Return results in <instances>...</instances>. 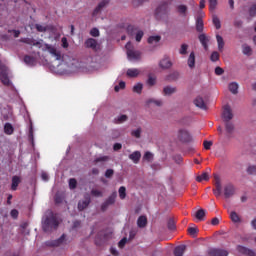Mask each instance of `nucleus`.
<instances>
[{"mask_svg":"<svg viewBox=\"0 0 256 256\" xmlns=\"http://www.w3.org/2000/svg\"><path fill=\"white\" fill-rule=\"evenodd\" d=\"M141 71L137 68L128 69L126 72L127 77H137Z\"/></svg>","mask_w":256,"mask_h":256,"instance_id":"obj_30","label":"nucleus"},{"mask_svg":"<svg viewBox=\"0 0 256 256\" xmlns=\"http://www.w3.org/2000/svg\"><path fill=\"white\" fill-rule=\"evenodd\" d=\"M85 45L88 49H97V40L94 38H88L85 41Z\"/></svg>","mask_w":256,"mask_h":256,"instance_id":"obj_21","label":"nucleus"},{"mask_svg":"<svg viewBox=\"0 0 256 256\" xmlns=\"http://www.w3.org/2000/svg\"><path fill=\"white\" fill-rule=\"evenodd\" d=\"M14 131H15V128H13V125H11V123H6L4 125V133L6 135H13Z\"/></svg>","mask_w":256,"mask_h":256,"instance_id":"obj_28","label":"nucleus"},{"mask_svg":"<svg viewBox=\"0 0 256 256\" xmlns=\"http://www.w3.org/2000/svg\"><path fill=\"white\" fill-rule=\"evenodd\" d=\"M28 139L29 141H31L32 145L35 141V138L33 136V126L31 125L30 128H29V134H28Z\"/></svg>","mask_w":256,"mask_h":256,"instance_id":"obj_56","label":"nucleus"},{"mask_svg":"<svg viewBox=\"0 0 256 256\" xmlns=\"http://www.w3.org/2000/svg\"><path fill=\"white\" fill-rule=\"evenodd\" d=\"M230 219L233 223H241V217L235 211L230 212Z\"/></svg>","mask_w":256,"mask_h":256,"instance_id":"obj_34","label":"nucleus"},{"mask_svg":"<svg viewBox=\"0 0 256 256\" xmlns=\"http://www.w3.org/2000/svg\"><path fill=\"white\" fill-rule=\"evenodd\" d=\"M216 41L218 43V50L223 51V47H225V41L223 40V37L221 35H216Z\"/></svg>","mask_w":256,"mask_h":256,"instance_id":"obj_33","label":"nucleus"},{"mask_svg":"<svg viewBox=\"0 0 256 256\" xmlns=\"http://www.w3.org/2000/svg\"><path fill=\"white\" fill-rule=\"evenodd\" d=\"M67 239V235L62 234L60 238L56 240H49L45 242L46 247H61V245H65V241Z\"/></svg>","mask_w":256,"mask_h":256,"instance_id":"obj_3","label":"nucleus"},{"mask_svg":"<svg viewBox=\"0 0 256 256\" xmlns=\"http://www.w3.org/2000/svg\"><path fill=\"white\" fill-rule=\"evenodd\" d=\"M90 35L91 37H99L100 33H99V29L97 28H92L90 30Z\"/></svg>","mask_w":256,"mask_h":256,"instance_id":"obj_60","label":"nucleus"},{"mask_svg":"<svg viewBox=\"0 0 256 256\" xmlns=\"http://www.w3.org/2000/svg\"><path fill=\"white\" fill-rule=\"evenodd\" d=\"M176 9H177V13H179V15H181L182 17H187V11L189 10L187 5L180 4L176 7Z\"/></svg>","mask_w":256,"mask_h":256,"instance_id":"obj_19","label":"nucleus"},{"mask_svg":"<svg viewBox=\"0 0 256 256\" xmlns=\"http://www.w3.org/2000/svg\"><path fill=\"white\" fill-rule=\"evenodd\" d=\"M194 105H196V107H199V109H203V111H207V104H205V100H203L202 97H196V99L194 100Z\"/></svg>","mask_w":256,"mask_h":256,"instance_id":"obj_16","label":"nucleus"},{"mask_svg":"<svg viewBox=\"0 0 256 256\" xmlns=\"http://www.w3.org/2000/svg\"><path fill=\"white\" fill-rule=\"evenodd\" d=\"M147 83L150 87H153V85H155L157 83V78L149 75L148 76V80H147Z\"/></svg>","mask_w":256,"mask_h":256,"instance_id":"obj_48","label":"nucleus"},{"mask_svg":"<svg viewBox=\"0 0 256 256\" xmlns=\"http://www.w3.org/2000/svg\"><path fill=\"white\" fill-rule=\"evenodd\" d=\"M179 79V72H173L166 77V81H177Z\"/></svg>","mask_w":256,"mask_h":256,"instance_id":"obj_41","label":"nucleus"},{"mask_svg":"<svg viewBox=\"0 0 256 256\" xmlns=\"http://www.w3.org/2000/svg\"><path fill=\"white\" fill-rule=\"evenodd\" d=\"M205 215H206L205 209H199L196 212L195 217L196 219H198V221H203L205 219Z\"/></svg>","mask_w":256,"mask_h":256,"instance_id":"obj_35","label":"nucleus"},{"mask_svg":"<svg viewBox=\"0 0 256 256\" xmlns=\"http://www.w3.org/2000/svg\"><path fill=\"white\" fill-rule=\"evenodd\" d=\"M203 145H204V149H206L207 151H209V149H211V147L213 146V142L205 140V141L203 142Z\"/></svg>","mask_w":256,"mask_h":256,"instance_id":"obj_62","label":"nucleus"},{"mask_svg":"<svg viewBox=\"0 0 256 256\" xmlns=\"http://www.w3.org/2000/svg\"><path fill=\"white\" fill-rule=\"evenodd\" d=\"M228 88L229 91L233 93V95H237V93L239 92V84H237V82L230 83Z\"/></svg>","mask_w":256,"mask_h":256,"instance_id":"obj_26","label":"nucleus"},{"mask_svg":"<svg viewBox=\"0 0 256 256\" xmlns=\"http://www.w3.org/2000/svg\"><path fill=\"white\" fill-rule=\"evenodd\" d=\"M196 181L198 183H202V181H209V174L207 172L202 173L196 177Z\"/></svg>","mask_w":256,"mask_h":256,"instance_id":"obj_36","label":"nucleus"},{"mask_svg":"<svg viewBox=\"0 0 256 256\" xmlns=\"http://www.w3.org/2000/svg\"><path fill=\"white\" fill-rule=\"evenodd\" d=\"M187 49H189V45L182 44L179 50L180 55H187Z\"/></svg>","mask_w":256,"mask_h":256,"instance_id":"obj_47","label":"nucleus"},{"mask_svg":"<svg viewBox=\"0 0 256 256\" xmlns=\"http://www.w3.org/2000/svg\"><path fill=\"white\" fill-rule=\"evenodd\" d=\"M20 183H21V177L13 176L12 177L11 190L12 191H17V188L19 187Z\"/></svg>","mask_w":256,"mask_h":256,"instance_id":"obj_20","label":"nucleus"},{"mask_svg":"<svg viewBox=\"0 0 256 256\" xmlns=\"http://www.w3.org/2000/svg\"><path fill=\"white\" fill-rule=\"evenodd\" d=\"M134 93H141L143 91V84L138 83L133 87Z\"/></svg>","mask_w":256,"mask_h":256,"instance_id":"obj_51","label":"nucleus"},{"mask_svg":"<svg viewBox=\"0 0 256 256\" xmlns=\"http://www.w3.org/2000/svg\"><path fill=\"white\" fill-rule=\"evenodd\" d=\"M127 244V238H122L119 243H118V247L120 249H123V247H125V245Z\"/></svg>","mask_w":256,"mask_h":256,"instance_id":"obj_64","label":"nucleus"},{"mask_svg":"<svg viewBox=\"0 0 256 256\" xmlns=\"http://www.w3.org/2000/svg\"><path fill=\"white\" fill-rule=\"evenodd\" d=\"M69 188L76 189L77 188V180L75 178H71L69 180Z\"/></svg>","mask_w":256,"mask_h":256,"instance_id":"obj_54","label":"nucleus"},{"mask_svg":"<svg viewBox=\"0 0 256 256\" xmlns=\"http://www.w3.org/2000/svg\"><path fill=\"white\" fill-rule=\"evenodd\" d=\"M159 65L161 69H171V67L173 66V63L169 58H164L160 61Z\"/></svg>","mask_w":256,"mask_h":256,"instance_id":"obj_17","label":"nucleus"},{"mask_svg":"<svg viewBox=\"0 0 256 256\" xmlns=\"http://www.w3.org/2000/svg\"><path fill=\"white\" fill-rule=\"evenodd\" d=\"M187 63H188V67H190V69L195 68V52L190 53Z\"/></svg>","mask_w":256,"mask_h":256,"instance_id":"obj_27","label":"nucleus"},{"mask_svg":"<svg viewBox=\"0 0 256 256\" xmlns=\"http://www.w3.org/2000/svg\"><path fill=\"white\" fill-rule=\"evenodd\" d=\"M57 227H59V220H57V216L53 213V211H48L43 220V231L47 233L52 229H57Z\"/></svg>","mask_w":256,"mask_h":256,"instance_id":"obj_1","label":"nucleus"},{"mask_svg":"<svg viewBox=\"0 0 256 256\" xmlns=\"http://www.w3.org/2000/svg\"><path fill=\"white\" fill-rule=\"evenodd\" d=\"M129 159L133 161L137 165L139 161H141V152L140 151H134L132 154H130Z\"/></svg>","mask_w":256,"mask_h":256,"instance_id":"obj_18","label":"nucleus"},{"mask_svg":"<svg viewBox=\"0 0 256 256\" xmlns=\"http://www.w3.org/2000/svg\"><path fill=\"white\" fill-rule=\"evenodd\" d=\"M24 63L28 65V67H35V65H37V58L33 56L25 55Z\"/></svg>","mask_w":256,"mask_h":256,"instance_id":"obj_15","label":"nucleus"},{"mask_svg":"<svg viewBox=\"0 0 256 256\" xmlns=\"http://www.w3.org/2000/svg\"><path fill=\"white\" fill-rule=\"evenodd\" d=\"M238 251H239L240 253H245L246 255H251V254H253V252H252L251 250H249V249H247V248H245V247H243V246H239V247H238Z\"/></svg>","mask_w":256,"mask_h":256,"instance_id":"obj_49","label":"nucleus"},{"mask_svg":"<svg viewBox=\"0 0 256 256\" xmlns=\"http://www.w3.org/2000/svg\"><path fill=\"white\" fill-rule=\"evenodd\" d=\"M212 22L216 29H221V20H219V17H217V15L213 14Z\"/></svg>","mask_w":256,"mask_h":256,"instance_id":"obj_37","label":"nucleus"},{"mask_svg":"<svg viewBox=\"0 0 256 256\" xmlns=\"http://www.w3.org/2000/svg\"><path fill=\"white\" fill-rule=\"evenodd\" d=\"M198 39L202 45V47L205 49V51H208L209 49V38L206 34L202 33L198 36Z\"/></svg>","mask_w":256,"mask_h":256,"instance_id":"obj_12","label":"nucleus"},{"mask_svg":"<svg viewBox=\"0 0 256 256\" xmlns=\"http://www.w3.org/2000/svg\"><path fill=\"white\" fill-rule=\"evenodd\" d=\"M169 7V3L167 1H163L155 10V16L157 18L161 17V15H165L167 13V9Z\"/></svg>","mask_w":256,"mask_h":256,"instance_id":"obj_7","label":"nucleus"},{"mask_svg":"<svg viewBox=\"0 0 256 256\" xmlns=\"http://www.w3.org/2000/svg\"><path fill=\"white\" fill-rule=\"evenodd\" d=\"M36 30L39 32V33H45V31H47V27L43 26V25H40V24H36Z\"/></svg>","mask_w":256,"mask_h":256,"instance_id":"obj_61","label":"nucleus"},{"mask_svg":"<svg viewBox=\"0 0 256 256\" xmlns=\"http://www.w3.org/2000/svg\"><path fill=\"white\" fill-rule=\"evenodd\" d=\"M251 47L250 46H247V45H243V50H242V53L244 55H251Z\"/></svg>","mask_w":256,"mask_h":256,"instance_id":"obj_58","label":"nucleus"},{"mask_svg":"<svg viewBox=\"0 0 256 256\" xmlns=\"http://www.w3.org/2000/svg\"><path fill=\"white\" fill-rule=\"evenodd\" d=\"M125 47L126 55L129 61H141V51L135 50L131 42H128Z\"/></svg>","mask_w":256,"mask_h":256,"instance_id":"obj_2","label":"nucleus"},{"mask_svg":"<svg viewBox=\"0 0 256 256\" xmlns=\"http://www.w3.org/2000/svg\"><path fill=\"white\" fill-rule=\"evenodd\" d=\"M143 160L151 163V161H153V154L151 152H146L143 156Z\"/></svg>","mask_w":256,"mask_h":256,"instance_id":"obj_44","label":"nucleus"},{"mask_svg":"<svg viewBox=\"0 0 256 256\" xmlns=\"http://www.w3.org/2000/svg\"><path fill=\"white\" fill-rule=\"evenodd\" d=\"M188 233L189 235H191V237H195L199 233V229H197L196 227H189Z\"/></svg>","mask_w":256,"mask_h":256,"instance_id":"obj_45","label":"nucleus"},{"mask_svg":"<svg viewBox=\"0 0 256 256\" xmlns=\"http://www.w3.org/2000/svg\"><path fill=\"white\" fill-rule=\"evenodd\" d=\"M137 225L140 229L147 227V216H140L137 220Z\"/></svg>","mask_w":256,"mask_h":256,"instance_id":"obj_25","label":"nucleus"},{"mask_svg":"<svg viewBox=\"0 0 256 256\" xmlns=\"http://www.w3.org/2000/svg\"><path fill=\"white\" fill-rule=\"evenodd\" d=\"M121 89H125V82L121 81L119 83V85H116L114 87V91H116V93H118V91H121Z\"/></svg>","mask_w":256,"mask_h":256,"instance_id":"obj_59","label":"nucleus"},{"mask_svg":"<svg viewBox=\"0 0 256 256\" xmlns=\"http://www.w3.org/2000/svg\"><path fill=\"white\" fill-rule=\"evenodd\" d=\"M127 33H128V35H135V33H136L135 39L138 43L141 42V40L143 39V35H145L143 33V30H137V27L133 26V25H129L127 27Z\"/></svg>","mask_w":256,"mask_h":256,"instance_id":"obj_4","label":"nucleus"},{"mask_svg":"<svg viewBox=\"0 0 256 256\" xmlns=\"http://www.w3.org/2000/svg\"><path fill=\"white\" fill-rule=\"evenodd\" d=\"M209 255L210 256H229V252H227L226 250L214 248L209 251Z\"/></svg>","mask_w":256,"mask_h":256,"instance_id":"obj_14","label":"nucleus"},{"mask_svg":"<svg viewBox=\"0 0 256 256\" xmlns=\"http://www.w3.org/2000/svg\"><path fill=\"white\" fill-rule=\"evenodd\" d=\"M109 159H110L109 156H100L94 159V163L95 165H98V163H101V165H105V163H107Z\"/></svg>","mask_w":256,"mask_h":256,"instance_id":"obj_31","label":"nucleus"},{"mask_svg":"<svg viewBox=\"0 0 256 256\" xmlns=\"http://www.w3.org/2000/svg\"><path fill=\"white\" fill-rule=\"evenodd\" d=\"M222 119L224 122L231 121L233 119V111L231 110V106L225 105L222 112Z\"/></svg>","mask_w":256,"mask_h":256,"instance_id":"obj_8","label":"nucleus"},{"mask_svg":"<svg viewBox=\"0 0 256 256\" xmlns=\"http://www.w3.org/2000/svg\"><path fill=\"white\" fill-rule=\"evenodd\" d=\"M214 180L215 189H213V194L215 195V197H221V191L223 189V187L221 186V178L219 177V175L215 174Z\"/></svg>","mask_w":256,"mask_h":256,"instance_id":"obj_6","label":"nucleus"},{"mask_svg":"<svg viewBox=\"0 0 256 256\" xmlns=\"http://www.w3.org/2000/svg\"><path fill=\"white\" fill-rule=\"evenodd\" d=\"M159 41H161V36L157 35V36H150L148 38V43L150 45H155V43H159Z\"/></svg>","mask_w":256,"mask_h":256,"instance_id":"obj_39","label":"nucleus"},{"mask_svg":"<svg viewBox=\"0 0 256 256\" xmlns=\"http://www.w3.org/2000/svg\"><path fill=\"white\" fill-rule=\"evenodd\" d=\"M45 50L52 55V57H55L56 61H61L63 59V55H61V51L57 50V48L45 44Z\"/></svg>","mask_w":256,"mask_h":256,"instance_id":"obj_5","label":"nucleus"},{"mask_svg":"<svg viewBox=\"0 0 256 256\" xmlns=\"http://www.w3.org/2000/svg\"><path fill=\"white\" fill-rule=\"evenodd\" d=\"M127 119H129V117H127V115L123 114V115L118 116L117 118H115L114 123L119 125L121 123H125V121H127Z\"/></svg>","mask_w":256,"mask_h":256,"instance_id":"obj_38","label":"nucleus"},{"mask_svg":"<svg viewBox=\"0 0 256 256\" xmlns=\"http://www.w3.org/2000/svg\"><path fill=\"white\" fill-rule=\"evenodd\" d=\"M115 175V171L113 169H107L105 172L106 179H111Z\"/></svg>","mask_w":256,"mask_h":256,"instance_id":"obj_57","label":"nucleus"},{"mask_svg":"<svg viewBox=\"0 0 256 256\" xmlns=\"http://www.w3.org/2000/svg\"><path fill=\"white\" fill-rule=\"evenodd\" d=\"M185 249H187V246H185V245L177 246L174 249V256H183L185 253Z\"/></svg>","mask_w":256,"mask_h":256,"instance_id":"obj_22","label":"nucleus"},{"mask_svg":"<svg viewBox=\"0 0 256 256\" xmlns=\"http://www.w3.org/2000/svg\"><path fill=\"white\" fill-rule=\"evenodd\" d=\"M0 81L3 83V85H11V81L9 80V76H7L6 72L0 73Z\"/></svg>","mask_w":256,"mask_h":256,"instance_id":"obj_24","label":"nucleus"},{"mask_svg":"<svg viewBox=\"0 0 256 256\" xmlns=\"http://www.w3.org/2000/svg\"><path fill=\"white\" fill-rule=\"evenodd\" d=\"M91 195L93 197H103V192H101L100 190H97V189H92Z\"/></svg>","mask_w":256,"mask_h":256,"instance_id":"obj_52","label":"nucleus"},{"mask_svg":"<svg viewBox=\"0 0 256 256\" xmlns=\"http://www.w3.org/2000/svg\"><path fill=\"white\" fill-rule=\"evenodd\" d=\"M248 175H256V165L249 166L247 168Z\"/></svg>","mask_w":256,"mask_h":256,"instance_id":"obj_53","label":"nucleus"},{"mask_svg":"<svg viewBox=\"0 0 256 256\" xmlns=\"http://www.w3.org/2000/svg\"><path fill=\"white\" fill-rule=\"evenodd\" d=\"M120 199H125L127 197V188L125 186H121L118 190Z\"/></svg>","mask_w":256,"mask_h":256,"instance_id":"obj_42","label":"nucleus"},{"mask_svg":"<svg viewBox=\"0 0 256 256\" xmlns=\"http://www.w3.org/2000/svg\"><path fill=\"white\" fill-rule=\"evenodd\" d=\"M131 135L133 137H136V139H140L141 138V128H137L136 130H133L131 132Z\"/></svg>","mask_w":256,"mask_h":256,"instance_id":"obj_50","label":"nucleus"},{"mask_svg":"<svg viewBox=\"0 0 256 256\" xmlns=\"http://www.w3.org/2000/svg\"><path fill=\"white\" fill-rule=\"evenodd\" d=\"M210 59L211 61H213V63H215V61H219V52L217 51L212 52Z\"/></svg>","mask_w":256,"mask_h":256,"instance_id":"obj_55","label":"nucleus"},{"mask_svg":"<svg viewBox=\"0 0 256 256\" xmlns=\"http://www.w3.org/2000/svg\"><path fill=\"white\" fill-rule=\"evenodd\" d=\"M178 139L182 143H189L191 141V135L187 130H179Z\"/></svg>","mask_w":256,"mask_h":256,"instance_id":"obj_10","label":"nucleus"},{"mask_svg":"<svg viewBox=\"0 0 256 256\" xmlns=\"http://www.w3.org/2000/svg\"><path fill=\"white\" fill-rule=\"evenodd\" d=\"M164 95H173V93H177L176 87L166 86L163 89Z\"/></svg>","mask_w":256,"mask_h":256,"instance_id":"obj_32","label":"nucleus"},{"mask_svg":"<svg viewBox=\"0 0 256 256\" xmlns=\"http://www.w3.org/2000/svg\"><path fill=\"white\" fill-rule=\"evenodd\" d=\"M115 199H117V192H113L107 199L106 202L110 205H115Z\"/></svg>","mask_w":256,"mask_h":256,"instance_id":"obj_40","label":"nucleus"},{"mask_svg":"<svg viewBox=\"0 0 256 256\" xmlns=\"http://www.w3.org/2000/svg\"><path fill=\"white\" fill-rule=\"evenodd\" d=\"M110 0H102L97 7L94 9L92 15L93 17H96V15L98 13H101V11H103V9H105V7H107V5H109Z\"/></svg>","mask_w":256,"mask_h":256,"instance_id":"obj_11","label":"nucleus"},{"mask_svg":"<svg viewBox=\"0 0 256 256\" xmlns=\"http://www.w3.org/2000/svg\"><path fill=\"white\" fill-rule=\"evenodd\" d=\"M224 123H225L226 132L229 135H231V133H233V131H235V125L231 121H227V122H224Z\"/></svg>","mask_w":256,"mask_h":256,"instance_id":"obj_29","label":"nucleus"},{"mask_svg":"<svg viewBox=\"0 0 256 256\" xmlns=\"http://www.w3.org/2000/svg\"><path fill=\"white\" fill-rule=\"evenodd\" d=\"M90 204H91L90 197H87L85 200H80L78 202V210L85 211V209H87V207H89Z\"/></svg>","mask_w":256,"mask_h":256,"instance_id":"obj_13","label":"nucleus"},{"mask_svg":"<svg viewBox=\"0 0 256 256\" xmlns=\"http://www.w3.org/2000/svg\"><path fill=\"white\" fill-rule=\"evenodd\" d=\"M249 15H250V17H255V15H256V4L252 5L251 8L249 9Z\"/></svg>","mask_w":256,"mask_h":256,"instance_id":"obj_63","label":"nucleus"},{"mask_svg":"<svg viewBox=\"0 0 256 256\" xmlns=\"http://www.w3.org/2000/svg\"><path fill=\"white\" fill-rule=\"evenodd\" d=\"M209 9L212 13L217 9V0H209Z\"/></svg>","mask_w":256,"mask_h":256,"instance_id":"obj_46","label":"nucleus"},{"mask_svg":"<svg viewBox=\"0 0 256 256\" xmlns=\"http://www.w3.org/2000/svg\"><path fill=\"white\" fill-rule=\"evenodd\" d=\"M151 103H154L156 107H161L163 105V100H155V99L147 100V105H151Z\"/></svg>","mask_w":256,"mask_h":256,"instance_id":"obj_43","label":"nucleus"},{"mask_svg":"<svg viewBox=\"0 0 256 256\" xmlns=\"http://www.w3.org/2000/svg\"><path fill=\"white\" fill-rule=\"evenodd\" d=\"M203 29H204L203 19H201V17H197L196 18V31L198 33H203Z\"/></svg>","mask_w":256,"mask_h":256,"instance_id":"obj_23","label":"nucleus"},{"mask_svg":"<svg viewBox=\"0 0 256 256\" xmlns=\"http://www.w3.org/2000/svg\"><path fill=\"white\" fill-rule=\"evenodd\" d=\"M235 195V186L231 183L224 186V197L225 199H231Z\"/></svg>","mask_w":256,"mask_h":256,"instance_id":"obj_9","label":"nucleus"}]
</instances>
